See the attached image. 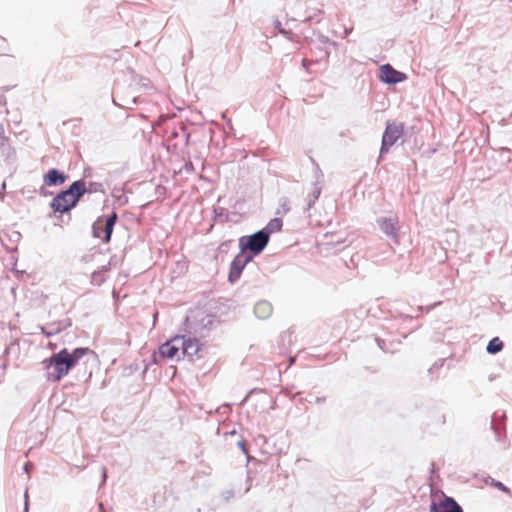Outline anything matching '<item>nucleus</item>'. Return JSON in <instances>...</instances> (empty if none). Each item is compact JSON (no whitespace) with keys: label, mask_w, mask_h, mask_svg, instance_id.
Returning a JSON list of instances; mask_svg holds the SVG:
<instances>
[{"label":"nucleus","mask_w":512,"mask_h":512,"mask_svg":"<svg viewBox=\"0 0 512 512\" xmlns=\"http://www.w3.org/2000/svg\"><path fill=\"white\" fill-rule=\"evenodd\" d=\"M86 191L83 180L74 181L67 190L61 191L52 199L50 206L55 212L65 213L77 204Z\"/></svg>","instance_id":"f257e3e1"},{"label":"nucleus","mask_w":512,"mask_h":512,"mask_svg":"<svg viewBox=\"0 0 512 512\" xmlns=\"http://www.w3.org/2000/svg\"><path fill=\"white\" fill-rule=\"evenodd\" d=\"M46 377L51 382H58L66 376L72 367V361L66 348L53 354L48 360L43 361Z\"/></svg>","instance_id":"f03ea898"},{"label":"nucleus","mask_w":512,"mask_h":512,"mask_svg":"<svg viewBox=\"0 0 512 512\" xmlns=\"http://www.w3.org/2000/svg\"><path fill=\"white\" fill-rule=\"evenodd\" d=\"M269 242V235L267 231L260 230L249 237H241L239 240L240 249L244 252L246 250L251 251L254 255L259 254L263 251Z\"/></svg>","instance_id":"7ed1b4c3"},{"label":"nucleus","mask_w":512,"mask_h":512,"mask_svg":"<svg viewBox=\"0 0 512 512\" xmlns=\"http://www.w3.org/2000/svg\"><path fill=\"white\" fill-rule=\"evenodd\" d=\"M403 132L404 126L402 123L387 122L382 136L380 158L389 152L390 148L401 138Z\"/></svg>","instance_id":"20e7f679"},{"label":"nucleus","mask_w":512,"mask_h":512,"mask_svg":"<svg viewBox=\"0 0 512 512\" xmlns=\"http://www.w3.org/2000/svg\"><path fill=\"white\" fill-rule=\"evenodd\" d=\"M117 221V214L113 212L105 220L99 218L92 226L93 235L96 238H101L104 242H109L113 227Z\"/></svg>","instance_id":"39448f33"},{"label":"nucleus","mask_w":512,"mask_h":512,"mask_svg":"<svg viewBox=\"0 0 512 512\" xmlns=\"http://www.w3.org/2000/svg\"><path fill=\"white\" fill-rule=\"evenodd\" d=\"M180 339L182 357H187L190 360L201 358L203 344L199 339L188 335H180Z\"/></svg>","instance_id":"423d86ee"},{"label":"nucleus","mask_w":512,"mask_h":512,"mask_svg":"<svg viewBox=\"0 0 512 512\" xmlns=\"http://www.w3.org/2000/svg\"><path fill=\"white\" fill-rule=\"evenodd\" d=\"M253 259V255L248 254L240 249V252L235 256L230 265V271L228 275V280L231 283L236 282L241 274L245 266Z\"/></svg>","instance_id":"0eeeda50"},{"label":"nucleus","mask_w":512,"mask_h":512,"mask_svg":"<svg viewBox=\"0 0 512 512\" xmlns=\"http://www.w3.org/2000/svg\"><path fill=\"white\" fill-rule=\"evenodd\" d=\"M180 335H177L159 347V354L168 359L179 360L181 355Z\"/></svg>","instance_id":"6e6552de"},{"label":"nucleus","mask_w":512,"mask_h":512,"mask_svg":"<svg viewBox=\"0 0 512 512\" xmlns=\"http://www.w3.org/2000/svg\"><path fill=\"white\" fill-rule=\"evenodd\" d=\"M429 512H464L456 500L450 496L443 495L438 502H432Z\"/></svg>","instance_id":"1a4fd4ad"},{"label":"nucleus","mask_w":512,"mask_h":512,"mask_svg":"<svg viewBox=\"0 0 512 512\" xmlns=\"http://www.w3.org/2000/svg\"><path fill=\"white\" fill-rule=\"evenodd\" d=\"M380 79L388 84H396L406 79V75L395 70L391 65L385 64L380 67Z\"/></svg>","instance_id":"9d476101"},{"label":"nucleus","mask_w":512,"mask_h":512,"mask_svg":"<svg viewBox=\"0 0 512 512\" xmlns=\"http://www.w3.org/2000/svg\"><path fill=\"white\" fill-rule=\"evenodd\" d=\"M377 223L383 233L395 240L397 239L399 226L396 218H380Z\"/></svg>","instance_id":"9b49d317"},{"label":"nucleus","mask_w":512,"mask_h":512,"mask_svg":"<svg viewBox=\"0 0 512 512\" xmlns=\"http://www.w3.org/2000/svg\"><path fill=\"white\" fill-rule=\"evenodd\" d=\"M66 179V174L55 168H52L49 169L48 172L44 175L43 183L48 187L59 186L63 184L66 181Z\"/></svg>","instance_id":"f8f14e48"},{"label":"nucleus","mask_w":512,"mask_h":512,"mask_svg":"<svg viewBox=\"0 0 512 512\" xmlns=\"http://www.w3.org/2000/svg\"><path fill=\"white\" fill-rule=\"evenodd\" d=\"M272 305L267 301H259L255 304L254 313L259 319H267L272 314Z\"/></svg>","instance_id":"ddd939ff"},{"label":"nucleus","mask_w":512,"mask_h":512,"mask_svg":"<svg viewBox=\"0 0 512 512\" xmlns=\"http://www.w3.org/2000/svg\"><path fill=\"white\" fill-rule=\"evenodd\" d=\"M215 323L216 319L214 316L205 315L200 319V322L193 329L196 333L203 335L205 331L212 329Z\"/></svg>","instance_id":"4468645a"},{"label":"nucleus","mask_w":512,"mask_h":512,"mask_svg":"<svg viewBox=\"0 0 512 512\" xmlns=\"http://www.w3.org/2000/svg\"><path fill=\"white\" fill-rule=\"evenodd\" d=\"M321 177H322V173L319 170V167L316 166V182L314 184L312 193L309 194V196H308V198H309L308 199V208H310L314 204V202L319 198V196L321 194L322 187H321V184L319 181V179Z\"/></svg>","instance_id":"2eb2a0df"},{"label":"nucleus","mask_w":512,"mask_h":512,"mask_svg":"<svg viewBox=\"0 0 512 512\" xmlns=\"http://www.w3.org/2000/svg\"><path fill=\"white\" fill-rule=\"evenodd\" d=\"M86 354H93V352L89 348H76L71 353L68 351V356L72 361V367Z\"/></svg>","instance_id":"dca6fc26"},{"label":"nucleus","mask_w":512,"mask_h":512,"mask_svg":"<svg viewBox=\"0 0 512 512\" xmlns=\"http://www.w3.org/2000/svg\"><path fill=\"white\" fill-rule=\"evenodd\" d=\"M274 27L281 33L283 36H285L288 40L292 42H298L299 37L298 35L294 34L292 31L287 30L282 27V23L279 20L274 21Z\"/></svg>","instance_id":"f3484780"},{"label":"nucleus","mask_w":512,"mask_h":512,"mask_svg":"<svg viewBox=\"0 0 512 512\" xmlns=\"http://www.w3.org/2000/svg\"><path fill=\"white\" fill-rule=\"evenodd\" d=\"M502 349L503 342L498 337L491 339L486 347V350L489 354H496L500 352Z\"/></svg>","instance_id":"a211bd4d"},{"label":"nucleus","mask_w":512,"mask_h":512,"mask_svg":"<svg viewBox=\"0 0 512 512\" xmlns=\"http://www.w3.org/2000/svg\"><path fill=\"white\" fill-rule=\"evenodd\" d=\"M282 228V220L279 218L271 219L267 226L263 229L264 231H267V234L270 235V233L278 232Z\"/></svg>","instance_id":"6ab92c4d"},{"label":"nucleus","mask_w":512,"mask_h":512,"mask_svg":"<svg viewBox=\"0 0 512 512\" xmlns=\"http://www.w3.org/2000/svg\"><path fill=\"white\" fill-rule=\"evenodd\" d=\"M323 14V11L320 9H314L311 13L308 14V16L304 19V22H320L321 15Z\"/></svg>","instance_id":"aec40b11"},{"label":"nucleus","mask_w":512,"mask_h":512,"mask_svg":"<svg viewBox=\"0 0 512 512\" xmlns=\"http://www.w3.org/2000/svg\"><path fill=\"white\" fill-rule=\"evenodd\" d=\"M104 280H105V278H104V274L102 273V271H95L92 273L91 282L93 284L100 285L102 282H104Z\"/></svg>","instance_id":"412c9836"},{"label":"nucleus","mask_w":512,"mask_h":512,"mask_svg":"<svg viewBox=\"0 0 512 512\" xmlns=\"http://www.w3.org/2000/svg\"><path fill=\"white\" fill-rule=\"evenodd\" d=\"M347 240L345 238H342L340 236H337L335 240H331L330 242H327V245H330L334 248H339L340 245L345 244Z\"/></svg>","instance_id":"4be33fe9"},{"label":"nucleus","mask_w":512,"mask_h":512,"mask_svg":"<svg viewBox=\"0 0 512 512\" xmlns=\"http://www.w3.org/2000/svg\"><path fill=\"white\" fill-rule=\"evenodd\" d=\"M493 485L498 488L499 490L505 492V493H510V489L508 487H506L502 482H499V481H495L493 483Z\"/></svg>","instance_id":"5701e85b"},{"label":"nucleus","mask_w":512,"mask_h":512,"mask_svg":"<svg viewBox=\"0 0 512 512\" xmlns=\"http://www.w3.org/2000/svg\"><path fill=\"white\" fill-rule=\"evenodd\" d=\"M113 102H114L116 105H118V103L115 101V99L113 100ZM136 103H137V97H133L131 100L126 101V103H125V104H119V106L129 108V107H130V105H133V104H136Z\"/></svg>","instance_id":"b1692460"},{"label":"nucleus","mask_w":512,"mask_h":512,"mask_svg":"<svg viewBox=\"0 0 512 512\" xmlns=\"http://www.w3.org/2000/svg\"><path fill=\"white\" fill-rule=\"evenodd\" d=\"M28 492H25V506H24V512H28Z\"/></svg>","instance_id":"393cba45"},{"label":"nucleus","mask_w":512,"mask_h":512,"mask_svg":"<svg viewBox=\"0 0 512 512\" xmlns=\"http://www.w3.org/2000/svg\"><path fill=\"white\" fill-rule=\"evenodd\" d=\"M4 133V130L2 127H0V145H3L2 141H4V137L2 136V134Z\"/></svg>","instance_id":"a878e982"},{"label":"nucleus","mask_w":512,"mask_h":512,"mask_svg":"<svg viewBox=\"0 0 512 512\" xmlns=\"http://www.w3.org/2000/svg\"><path fill=\"white\" fill-rule=\"evenodd\" d=\"M322 42H324V43H331V44H333L334 46L336 45V43H335V42H331L327 37H323V38H322Z\"/></svg>","instance_id":"bb28decb"},{"label":"nucleus","mask_w":512,"mask_h":512,"mask_svg":"<svg viewBox=\"0 0 512 512\" xmlns=\"http://www.w3.org/2000/svg\"><path fill=\"white\" fill-rule=\"evenodd\" d=\"M238 446H239V447H240L244 452H246V451H245V443H244V441H239V442H238Z\"/></svg>","instance_id":"cd10ccee"},{"label":"nucleus","mask_w":512,"mask_h":512,"mask_svg":"<svg viewBox=\"0 0 512 512\" xmlns=\"http://www.w3.org/2000/svg\"><path fill=\"white\" fill-rule=\"evenodd\" d=\"M376 341H377L378 346H379L382 350H384V347L382 346V344L384 343V341H382V340H380V339H376Z\"/></svg>","instance_id":"c85d7f7f"},{"label":"nucleus","mask_w":512,"mask_h":512,"mask_svg":"<svg viewBox=\"0 0 512 512\" xmlns=\"http://www.w3.org/2000/svg\"><path fill=\"white\" fill-rule=\"evenodd\" d=\"M102 476H103V482H105L107 474H106V469L104 467L102 468Z\"/></svg>","instance_id":"c756f323"},{"label":"nucleus","mask_w":512,"mask_h":512,"mask_svg":"<svg viewBox=\"0 0 512 512\" xmlns=\"http://www.w3.org/2000/svg\"><path fill=\"white\" fill-rule=\"evenodd\" d=\"M352 32V28L345 29V36H348Z\"/></svg>","instance_id":"7c9ffc66"},{"label":"nucleus","mask_w":512,"mask_h":512,"mask_svg":"<svg viewBox=\"0 0 512 512\" xmlns=\"http://www.w3.org/2000/svg\"><path fill=\"white\" fill-rule=\"evenodd\" d=\"M94 185H95V184L91 183V184H90V188H89V189H87V191H86V192H92L93 190H95V189H94Z\"/></svg>","instance_id":"2f4dec72"},{"label":"nucleus","mask_w":512,"mask_h":512,"mask_svg":"<svg viewBox=\"0 0 512 512\" xmlns=\"http://www.w3.org/2000/svg\"><path fill=\"white\" fill-rule=\"evenodd\" d=\"M108 269H109L108 266H102L100 271H102V273H104V272L108 271Z\"/></svg>","instance_id":"473e14b6"},{"label":"nucleus","mask_w":512,"mask_h":512,"mask_svg":"<svg viewBox=\"0 0 512 512\" xmlns=\"http://www.w3.org/2000/svg\"><path fill=\"white\" fill-rule=\"evenodd\" d=\"M323 401H324V398H320V397L316 398V402L317 403H322Z\"/></svg>","instance_id":"72a5a7b5"},{"label":"nucleus","mask_w":512,"mask_h":512,"mask_svg":"<svg viewBox=\"0 0 512 512\" xmlns=\"http://www.w3.org/2000/svg\"><path fill=\"white\" fill-rule=\"evenodd\" d=\"M492 429L495 430V432L498 434V428L494 425V423L492 422Z\"/></svg>","instance_id":"f704fd0d"},{"label":"nucleus","mask_w":512,"mask_h":512,"mask_svg":"<svg viewBox=\"0 0 512 512\" xmlns=\"http://www.w3.org/2000/svg\"><path fill=\"white\" fill-rule=\"evenodd\" d=\"M29 466H30V464H29V463H26V464H25L24 469H25V471H26V472H28V470H29Z\"/></svg>","instance_id":"c9c22d12"},{"label":"nucleus","mask_w":512,"mask_h":512,"mask_svg":"<svg viewBox=\"0 0 512 512\" xmlns=\"http://www.w3.org/2000/svg\"><path fill=\"white\" fill-rule=\"evenodd\" d=\"M306 63H307V60H306V59H304V60L302 61V65H303V67H306Z\"/></svg>","instance_id":"e433bc0d"},{"label":"nucleus","mask_w":512,"mask_h":512,"mask_svg":"<svg viewBox=\"0 0 512 512\" xmlns=\"http://www.w3.org/2000/svg\"><path fill=\"white\" fill-rule=\"evenodd\" d=\"M227 245H228V244H227L226 242H225V243H222V244H221V246H220V248H223V247H225V246H227Z\"/></svg>","instance_id":"4c0bfd02"},{"label":"nucleus","mask_w":512,"mask_h":512,"mask_svg":"<svg viewBox=\"0 0 512 512\" xmlns=\"http://www.w3.org/2000/svg\"><path fill=\"white\" fill-rule=\"evenodd\" d=\"M283 208L285 209V211L289 210V208L287 206H283Z\"/></svg>","instance_id":"58836bf2"}]
</instances>
